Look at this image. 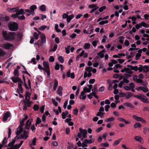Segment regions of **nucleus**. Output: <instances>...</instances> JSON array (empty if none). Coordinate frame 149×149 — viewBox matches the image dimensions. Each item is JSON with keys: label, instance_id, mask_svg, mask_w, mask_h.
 Wrapping results in <instances>:
<instances>
[{"label": "nucleus", "instance_id": "4be33fe9", "mask_svg": "<svg viewBox=\"0 0 149 149\" xmlns=\"http://www.w3.org/2000/svg\"><path fill=\"white\" fill-rule=\"evenodd\" d=\"M88 74H87L86 71H85L84 72V78H86L87 76L88 77H90L92 75V73L91 72H88Z\"/></svg>", "mask_w": 149, "mask_h": 149}, {"label": "nucleus", "instance_id": "412c9836", "mask_svg": "<svg viewBox=\"0 0 149 149\" xmlns=\"http://www.w3.org/2000/svg\"><path fill=\"white\" fill-rule=\"evenodd\" d=\"M16 141V140L15 139H14L13 140H12V141L9 143L8 145V147H10L12 148L13 146H14V143Z\"/></svg>", "mask_w": 149, "mask_h": 149}, {"label": "nucleus", "instance_id": "6ab92c4d", "mask_svg": "<svg viewBox=\"0 0 149 149\" xmlns=\"http://www.w3.org/2000/svg\"><path fill=\"white\" fill-rule=\"evenodd\" d=\"M139 88L140 90L145 93H147L148 91V89L147 88L144 87L142 86H139Z\"/></svg>", "mask_w": 149, "mask_h": 149}, {"label": "nucleus", "instance_id": "7c9ffc66", "mask_svg": "<svg viewBox=\"0 0 149 149\" xmlns=\"http://www.w3.org/2000/svg\"><path fill=\"white\" fill-rule=\"evenodd\" d=\"M141 25L145 28H147L149 27V24L143 22H141Z\"/></svg>", "mask_w": 149, "mask_h": 149}, {"label": "nucleus", "instance_id": "f03ea898", "mask_svg": "<svg viewBox=\"0 0 149 149\" xmlns=\"http://www.w3.org/2000/svg\"><path fill=\"white\" fill-rule=\"evenodd\" d=\"M9 29L11 31H17L18 29V24L16 22H11L8 25Z\"/></svg>", "mask_w": 149, "mask_h": 149}, {"label": "nucleus", "instance_id": "1a4fd4ad", "mask_svg": "<svg viewBox=\"0 0 149 149\" xmlns=\"http://www.w3.org/2000/svg\"><path fill=\"white\" fill-rule=\"evenodd\" d=\"M43 65L45 68L44 69L48 70L50 69L49 66V63L48 62L44 61L43 62Z\"/></svg>", "mask_w": 149, "mask_h": 149}, {"label": "nucleus", "instance_id": "c756f323", "mask_svg": "<svg viewBox=\"0 0 149 149\" xmlns=\"http://www.w3.org/2000/svg\"><path fill=\"white\" fill-rule=\"evenodd\" d=\"M114 120V118L113 117L107 118L105 120V121L106 122H109L111 121H113Z\"/></svg>", "mask_w": 149, "mask_h": 149}, {"label": "nucleus", "instance_id": "e433bc0d", "mask_svg": "<svg viewBox=\"0 0 149 149\" xmlns=\"http://www.w3.org/2000/svg\"><path fill=\"white\" fill-rule=\"evenodd\" d=\"M58 60L61 63H63L64 62V58L61 56H60L58 57Z\"/></svg>", "mask_w": 149, "mask_h": 149}, {"label": "nucleus", "instance_id": "680f3d73", "mask_svg": "<svg viewBox=\"0 0 149 149\" xmlns=\"http://www.w3.org/2000/svg\"><path fill=\"white\" fill-rule=\"evenodd\" d=\"M52 102H53V104L54 105L55 107H57L58 105V102H56L55 100L53 99H52Z\"/></svg>", "mask_w": 149, "mask_h": 149}, {"label": "nucleus", "instance_id": "ddd939ff", "mask_svg": "<svg viewBox=\"0 0 149 149\" xmlns=\"http://www.w3.org/2000/svg\"><path fill=\"white\" fill-rule=\"evenodd\" d=\"M63 89L62 87L61 86H58V88L57 90V93L61 96L62 95V91L63 90Z\"/></svg>", "mask_w": 149, "mask_h": 149}, {"label": "nucleus", "instance_id": "f704fd0d", "mask_svg": "<svg viewBox=\"0 0 149 149\" xmlns=\"http://www.w3.org/2000/svg\"><path fill=\"white\" fill-rule=\"evenodd\" d=\"M6 54V52L2 49L0 48V56H3Z\"/></svg>", "mask_w": 149, "mask_h": 149}, {"label": "nucleus", "instance_id": "ea45409f", "mask_svg": "<svg viewBox=\"0 0 149 149\" xmlns=\"http://www.w3.org/2000/svg\"><path fill=\"white\" fill-rule=\"evenodd\" d=\"M108 23V22L107 20H105V21H102L100 22L99 23V24L100 25H103L105 24H107Z\"/></svg>", "mask_w": 149, "mask_h": 149}, {"label": "nucleus", "instance_id": "b1692460", "mask_svg": "<svg viewBox=\"0 0 149 149\" xmlns=\"http://www.w3.org/2000/svg\"><path fill=\"white\" fill-rule=\"evenodd\" d=\"M24 10L23 9L21 8L19 11H17V12L18 14H19V15H23L25 13V12H24Z\"/></svg>", "mask_w": 149, "mask_h": 149}, {"label": "nucleus", "instance_id": "58836bf2", "mask_svg": "<svg viewBox=\"0 0 149 149\" xmlns=\"http://www.w3.org/2000/svg\"><path fill=\"white\" fill-rule=\"evenodd\" d=\"M33 109L34 111H38L39 109V106L37 104H34L33 107Z\"/></svg>", "mask_w": 149, "mask_h": 149}, {"label": "nucleus", "instance_id": "2eb2a0df", "mask_svg": "<svg viewBox=\"0 0 149 149\" xmlns=\"http://www.w3.org/2000/svg\"><path fill=\"white\" fill-rule=\"evenodd\" d=\"M54 81L53 89L55 91L56 90L57 87L58 86V81L56 79H55Z\"/></svg>", "mask_w": 149, "mask_h": 149}, {"label": "nucleus", "instance_id": "37998d69", "mask_svg": "<svg viewBox=\"0 0 149 149\" xmlns=\"http://www.w3.org/2000/svg\"><path fill=\"white\" fill-rule=\"evenodd\" d=\"M92 67H86L85 68L86 71H87L88 72H91L92 71Z\"/></svg>", "mask_w": 149, "mask_h": 149}, {"label": "nucleus", "instance_id": "4c0bfd02", "mask_svg": "<svg viewBox=\"0 0 149 149\" xmlns=\"http://www.w3.org/2000/svg\"><path fill=\"white\" fill-rule=\"evenodd\" d=\"M85 92H84V91H82L81 92V94H80V96H82V99L83 100H85L86 99V95H85Z\"/></svg>", "mask_w": 149, "mask_h": 149}, {"label": "nucleus", "instance_id": "0eeeda50", "mask_svg": "<svg viewBox=\"0 0 149 149\" xmlns=\"http://www.w3.org/2000/svg\"><path fill=\"white\" fill-rule=\"evenodd\" d=\"M29 133V132H26V130H24L23 132V134H22L20 135L21 138L23 139L24 137V139H26L28 136V134Z\"/></svg>", "mask_w": 149, "mask_h": 149}, {"label": "nucleus", "instance_id": "3c124183", "mask_svg": "<svg viewBox=\"0 0 149 149\" xmlns=\"http://www.w3.org/2000/svg\"><path fill=\"white\" fill-rule=\"evenodd\" d=\"M141 56V54L137 53L135 56V59L136 60H138L139 59Z\"/></svg>", "mask_w": 149, "mask_h": 149}, {"label": "nucleus", "instance_id": "2f4dec72", "mask_svg": "<svg viewBox=\"0 0 149 149\" xmlns=\"http://www.w3.org/2000/svg\"><path fill=\"white\" fill-rule=\"evenodd\" d=\"M127 95H126L125 98L127 99H128L130 98L132 95V94L130 92H127Z\"/></svg>", "mask_w": 149, "mask_h": 149}, {"label": "nucleus", "instance_id": "338daca9", "mask_svg": "<svg viewBox=\"0 0 149 149\" xmlns=\"http://www.w3.org/2000/svg\"><path fill=\"white\" fill-rule=\"evenodd\" d=\"M24 122L23 121L21 120L20 122V125L19 126V127L23 128V126L24 125Z\"/></svg>", "mask_w": 149, "mask_h": 149}, {"label": "nucleus", "instance_id": "bf43d9fd", "mask_svg": "<svg viewBox=\"0 0 149 149\" xmlns=\"http://www.w3.org/2000/svg\"><path fill=\"white\" fill-rule=\"evenodd\" d=\"M7 138L6 137H4V139L2 141V144L4 145L5 144H6L7 143Z\"/></svg>", "mask_w": 149, "mask_h": 149}, {"label": "nucleus", "instance_id": "9d476101", "mask_svg": "<svg viewBox=\"0 0 149 149\" xmlns=\"http://www.w3.org/2000/svg\"><path fill=\"white\" fill-rule=\"evenodd\" d=\"M40 38L42 44L45 43L46 42V38L45 36L42 34L40 36Z\"/></svg>", "mask_w": 149, "mask_h": 149}, {"label": "nucleus", "instance_id": "39448f33", "mask_svg": "<svg viewBox=\"0 0 149 149\" xmlns=\"http://www.w3.org/2000/svg\"><path fill=\"white\" fill-rule=\"evenodd\" d=\"M2 46L4 48L7 49H10V47H12L13 45L9 43H7L3 44Z\"/></svg>", "mask_w": 149, "mask_h": 149}, {"label": "nucleus", "instance_id": "69168bd1", "mask_svg": "<svg viewBox=\"0 0 149 149\" xmlns=\"http://www.w3.org/2000/svg\"><path fill=\"white\" fill-rule=\"evenodd\" d=\"M104 112H102L100 111H99L97 113L96 116H103L104 114Z\"/></svg>", "mask_w": 149, "mask_h": 149}, {"label": "nucleus", "instance_id": "393cba45", "mask_svg": "<svg viewBox=\"0 0 149 149\" xmlns=\"http://www.w3.org/2000/svg\"><path fill=\"white\" fill-rule=\"evenodd\" d=\"M84 50H83L80 53V54L77 56L76 58V60L77 61H78L79 60V58L82 56L84 54Z\"/></svg>", "mask_w": 149, "mask_h": 149}, {"label": "nucleus", "instance_id": "0e129e2a", "mask_svg": "<svg viewBox=\"0 0 149 149\" xmlns=\"http://www.w3.org/2000/svg\"><path fill=\"white\" fill-rule=\"evenodd\" d=\"M20 147L17 144L13 146L11 148L12 149H18Z\"/></svg>", "mask_w": 149, "mask_h": 149}, {"label": "nucleus", "instance_id": "4468645a", "mask_svg": "<svg viewBox=\"0 0 149 149\" xmlns=\"http://www.w3.org/2000/svg\"><path fill=\"white\" fill-rule=\"evenodd\" d=\"M31 104V103H24V104L23 105V110L24 111L26 110H27V107H30Z\"/></svg>", "mask_w": 149, "mask_h": 149}, {"label": "nucleus", "instance_id": "49530a36", "mask_svg": "<svg viewBox=\"0 0 149 149\" xmlns=\"http://www.w3.org/2000/svg\"><path fill=\"white\" fill-rule=\"evenodd\" d=\"M106 8V7L105 6H102L98 10L100 12H102Z\"/></svg>", "mask_w": 149, "mask_h": 149}, {"label": "nucleus", "instance_id": "f257e3e1", "mask_svg": "<svg viewBox=\"0 0 149 149\" xmlns=\"http://www.w3.org/2000/svg\"><path fill=\"white\" fill-rule=\"evenodd\" d=\"M2 35L5 40L12 41L15 39L16 33L14 32H9L8 33L6 31H3Z\"/></svg>", "mask_w": 149, "mask_h": 149}, {"label": "nucleus", "instance_id": "774afa93", "mask_svg": "<svg viewBox=\"0 0 149 149\" xmlns=\"http://www.w3.org/2000/svg\"><path fill=\"white\" fill-rule=\"evenodd\" d=\"M78 111L77 109H75L73 110V113L76 115H77L78 114Z\"/></svg>", "mask_w": 149, "mask_h": 149}, {"label": "nucleus", "instance_id": "72a5a7b5", "mask_svg": "<svg viewBox=\"0 0 149 149\" xmlns=\"http://www.w3.org/2000/svg\"><path fill=\"white\" fill-rule=\"evenodd\" d=\"M90 45L89 43H86L84 45V48L85 49H88L90 47Z\"/></svg>", "mask_w": 149, "mask_h": 149}, {"label": "nucleus", "instance_id": "a19ab883", "mask_svg": "<svg viewBox=\"0 0 149 149\" xmlns=\"http://www.w3.org/2000/svg\"><path fill=\"white\" fill-rule=\"evenodd\" d=\"M120 96L118 95H115V98L116 101V104H118L120 102V101L119 100Z\"/></svg>", "mask_w": 149, "mask_h": 149}, {"label": "nucleus", "instance_id": "f8f14e48", "mask_svg": "<svg viewBox=\"0 0 149 149\" xmlns=\"http://www.w3.org/2000/svg\"><path fill=\"white\" fill-rule=\"evenodd\" d=\"M19 9L18 7H14L12 8H10L8 10L10 13H13L15 12H17Z\"/></svg>", "mask_w": 149, "mask_h": 149}, {"label": "nucleus", "instance_id": "052dcab7", "mask_svg": "<svg viewBox=\"0 0 149 149\" xmlns=\"http://www.w3.org/2000/svg\"><path fill=\"white\" fill-rule=\"evenodd\" d=\"M31 129L32 130L33 132H34L36 130V128L35 126L34 125H32L31 127Z\"/></svg>", "mask_w": 149, "mask_h": 149}, {"label": "nucleus", "instance_id": "cd10ccee", "mask_svg": "<svg viewBox=\"0 0 149 149\" xmlns=\"http://www.w3.org/2000/svg\"><path fill=\"white\" fill-rule=\"evenodd\" d=\"M132 117L134 119L136 120V121H140V120H141L142 118H141L135 115H133Z\"/></svg>", "mask_w": 149, "mask_h": 149}, {"label": "nucleus", "instance_id": "9b49d317", "mask_svg": "<svg viewBox=\"0 0 149 149\" xmlns=\"http://www.w3.org/2000/svg\"><path fill=\"white\" fill-rule=\"evenodd\" d=\"M127 67L128 68H130L131 70H134L135 71H137L138 69V68L137 66H133L132 65H127Z\"/></svg>", "mask_w": 149, "mask_h": 149}, {"label": "nucleus", "instance_id": "473e14b6", "mask_svg": "<svg viewBox=\"0 0 149 149\" xmlns=\"http://www.w3.org/2000/svg\"><path fill=\"white\" fill-rule=\"evenodd\" d=\"M40 10L42 11H45L46 10V6L44 5H42L40 7Z\"/></svg>", "mask_w": 149, "mask_h": 149}, {"label": "nucleus", "instance_id": "864d4df0", "mask_svg": "<svg viewBox=\"0 0 149 149\" xmlns=\"http://www.w3.org/2000/svg\"><path fill=\"white\" fill-rule=\"evenodd\" d=\"M45 105H42L40 108V111L42 113H44Z\"/></svg>", "mask_w": 149, "mask_h": 149}, {"label": "nucleus", "instance_id": "4d7b16f0", "mask_svg": "<svg viewBox=\"0 0 149 149\" xmlns=\"http://www.w3.org/2000/svg\"><path fill=\"white\" fill-rule=\"evenodd\" d=\"M44 71L47 73V75L48 76H49L50 75V69L47 70L46 69H44Z\"/></svg>", "mask_w": 149, "mask_h": 149}, {"label": "nucleus", "instance_id": "a18cd8bd", "mask_svg": "<svg viewBox=\"0 0 149 149\" xmlns=\"http://www.w3.org/2000/svg\"><path fill=\"white\" fill-rule=\"evenodd\" d=\"M47 28L46 26H42L38 28L41 31H44L46 28Z\"/></svg>", "mask_w": 149, "mask_h": 149}, {"label": "nucleus", "instance_id": "bb28decb", "mask_svg": "<svg viewBox=\"0 0 149 149\" xmlns=\"http://www.w3.org/2000/svg\"><path fill=\"white\" fill-rule=\"evenodd\" d=\"M135 128H140L141 127V125L140 123L137 122L134 125V126Z\"/></svg>", "mask_w": 149, "mask_h": 149}, {"label": "nucleus", "instance_id": "c9c22d12", "mask_svg": "<svg viewBox=\"0 0 149 149\" xmlns=\"http://www.w3.org/2000/svg\"><path fill=\"white\" fill-rule=\"evenodd\" d=\"M143 129V132L144 134H146L149 131V127H145Z\"/></svg>", "mask_w": 149, "mask_h": 149}, {"label": "nucleus", "instance_id": "8fccbe9b", "mask_svg": "<svg viewBox=\"0 0 149 149\" xmlns=\"http://www.w3.org/2000/svg\"><path fill=\"white\" fill-rule=\"evenodd\" d=\"M33 36L34 38L36 39L37 40L38 38V35L36 32H34Z\"/></svg>", "mask_w": 149, "mask_h": 149}, {"label": "nucleus", "instance_id": "423d86ee", "mask_svg": "<svg viewBox=\"0 0 149 149\" xmlns=\"http://www.w3.org/2000/svg\"><path fill=\"white\" fill-rule=\"evenodd\" d=\"M11 115L10 113L8 112H7L5 113L3 116V120L5 121L7 120L8 118Z\"/></svg>", "mask_w": 149, "mask_h": 149}, {"label": "nucleus", "instance_id": "79ce46f5", "mask_svg": "<svg viewBox=\"0 0 149 149\" xmlns=\"http://www.w3.org/2000/svg\"><path fill=\"white\" fill-rule=\"evenodd\" d=\"M33 121V119L32 118H30L27 120V121L26 122V124H30V125H31V123Z\"/></svg>", "mask_w": 149, "mask_h": 149}, {"label": "nucleus", "instance_id": "6e6552de", "mask_svg": "<svg viewBox=\"0 0 149 149\" xmlns=\"http://www.w3.org/2000/svg\"><path fill=\"white\" fill-rule=\"evenodd\" d=\"M134 139L135 140L141 143H143V139L139 136H135L134 137Z\"/></svg>", "mask_w": 149, "mask_h": 149}, {"label": "nucleus", "instance_id": "dca6fc26", "mask_svg": "<svg viewBox=\"0 0 149 149\" xmlns=\"http://www.w3.org/2000/svg\"><path fill=\"white\" fill-rule=\"evenodd\" d=\"M23 131V128L19 127H18L17 131L16 133V134L17 136L19 135Z\"/></svg>", "mask_w": 149, "mask_h": 149}, {"label": "nucleus", "instance_id": "de8ad7c7", "mask_svg": "<svg viewBox=\"0 0 149 149\" xmlns=\"http://www.w3.org/2000/svg\"><path fill=\"white\" fill-rule=\"evenodd\" d=\"M88 7L91 8H94L96 7H98L97 5L94 4H92L91 5H89Z\"/></svg>", "mask_w": 149, "mask_h": 149}, {"label": "nucleus", "instance_id": "09e8293b", "mask_svg": "<svg viewBox=\"0 0 149 149\" xmlns=\"http://www.w3.org/2000/svg\"><path fill=\"white\" fill-rule=\"evenodd\" d=\"M23 83H18V88H20V90H21V92H23V90L22 88V84H23Z\"/></svg>", "mask_w": 149, "mask_h": 149}, {"label": "nucleus", "instance_id": "5fc2aeb1", "mask_svg": "<svg viewBox=\"0 0 149 149\" xmlns=\"http://www.w3.org/2000/svg\"><path fill=\"white\" fill-rule=\"evenodd\" d=\"M124 38L123 36H120L119 37V38L120 39L119 40V42L120 44H123V40L121 39Z\"/></svg>", "mask_w": 149, "mask_h": 149}, {"label": "nucleus", "instance_id": "7ed1b4c3", "mask_svg": "<svg viewBox=\"0 0 149 149\" xmlns=\"http://www.w3.org/2000/svg\"><path fill=\"white\" fill-rule=\"evenodd\" d=\"M11 79L14 83H16L18 82L19 83H23V82L21 78L19 77H12L11 78Z\"/></svg>", "mask_w": 149, "mask_h": 149}, {"label": "nucleus", "instance_id": "13d9d810", "mask_svg": "<svg viewBox=\"0 0 149 149\" xmlns=\"http://www.w3.org/2000/svg\"><path fill=\"white\" fill-rule=\"evenodd\" d=\"M54 61V57L52 56H50L49 61L50 62H53Z\"/></svg>", "mask_w": 149, "mask_h": 149}, {"label": "nucleus", "instance_id": "5701e85b", "mask_svg": "<svg viewBox=\"0 0 149 149\" xmlns=\"http://www.w3.org/2000/svg\"><path fill=\"white\" fill-rule=\"evenodd\" d=\"M79 131L80 133L83 135L85 134H87V131L86 130H84L81 128H80Z\"/></svg>", "mask_w": 149, "mask_h": 149}, {"label": "nucleus", "instance_id": "c85d7f7f", "mask_svg": "<svg viewBox=\"0 0 149 149\" xmlns=\"http://www.w3.org/2000/svg\"><path fill=\"white\" fill-rule=\"evenodd\" d=\"M122 140V139H118V140L115 141L113 144V146H115L118 145Z\"/></svg>", "mask_w": 149, "mask_h": 149}, {"label": "nucleus", "instance_id": "a211bd4d", "mask_svg": "<svg viewBox=\"0 0 149 149\" xmlns=\"http://www.w3.org/2000/svg\"><path fill=\"white\" fill-rule=\"evenodd\" d=\"M74 17V15L73 14H71L70 16L68 15V17L67 19V22L69 23L70 22L71 19H72Z\"/></svg>", "mask_w": 149, "mask_h": 149}, {"label": "nucleus", "instance_id": "6e6d98bb", "mask_svg": "<svg viewBox=\"0 0 149 149\" xmlns=\"http://www.w3.org/2000/svg\"><path fill=\"white\" fill-rule=\"evenodd\" d=\"M139 66H140L141 67H139L138 68V70H139V72H141L143 70L144 71H145V70H143V66L141 65H139Z\"/></svg>", "mask_w": 149, "mask_h": 149}, {"label": "nucleus", "instance_id": "aec40b11", "mask_svg": "<svg viewBox=\"0 0 149 149\" xmlns=\"http://www.w3.org/2000/svg\"><path fill=\"white\" fill-rule=\"evenodd\" d=\"M123 105L125 106L131 108H133L134 107L131 104L128 102L124 103L123 104Z\"/></svg>", "mask_w": 149, "mask_h": 149}, {"label": "nucleus", "instance_id": "e2e57ef3", "mask_svg": "<svg viewBox=\"0 0 149 149\" xmlns=\"http://www.w3.org/2000/svg\"><path fill=\"white\" fill-rule=\"evenodd\" d=\"M18 19L19 20H23L25 19V17L24 15H22L21 16H18L17 17Z\"/></svg>", "mask_w": 149, "mask_h": 149}, {"label": "nucleus", "instance_id": "c03bdc74", "mask_svg": "<svg viewBox=\"0 0 149 149\" xmlns=\"http://www.w3.org/2000/svg\"><path fill=\"white\" fill-rule=\"evenodd\" d=\"M100 145L102 147H108L109 146V145L107 143H102L100 144Z\"/></svg>", "mask_w": 149, "mask_h": 149}, {"label": "nucleus", "instance_id": "f3484780", "mask_svg": "<svg viewBox=\"0 0 149 149\" xmlns=\"http://www.w3.org/2000/svg\"><path fill=\"white\" fill-rule=\"evenodd\" d=\"M68 114V112L67 111H66L65 112H63L62 114V118L63 119H65L67 117Z\"/></svg>", "mask_w": 149, "mask_h": 149}, {"label": "nucleus", "instance_id": "a878e982", "mask_svg": "<svg viewBox=\"0 0 149 149\" xmlns=\"http://www.w3.org/2000/svg\"><path fill=\"white\" fill-rule=\"evenodd\" d=\"M37 8V6L35 5L31 6L30 7L31 11H32V13L33 14L34 13V10Z\"/></svg>", "mask_w": 149, "mask_h": 149}, {"label": "nucleus", "instance_id": "603ef678", "mask_svg": "<svg viewBox=\"0 0 149 149\" xmlns=\"http://www.w3.org/2000/svg\"><path fill=\"white\" fill-rule=\"evenodd\" d=\"M97 55L100 56L101 58H103L104 57V53L102 52H100Z\"/></svg>", "mask_w": 149, "mask_h": 149}, {"label": "nucleus", "instance_id": "20e7f679", "mask_svg": "<svg viewBox=\"0 0 149 149\" xmlns=\"http://www.w3.org/2000/svg\"><path fill=\"white\" fill-rule=\"evenodd\" d=\"M20 67L19 66H18L14 70V71L13 72V74L14 75L15 77H19V70L20 68Z\"/></svg>", "mask_w": 149, "mask_h": 149}]
</instances>
